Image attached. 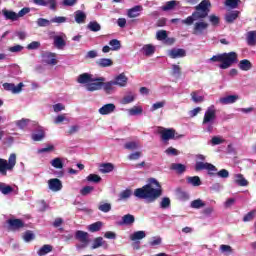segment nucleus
Instances as JSON below:
<instances>
[{"mask_svg":"<svg viewBox=\"0 0 256 256\" xmlns=\"http://www.w3.org/2000/svg\"><path fill=\"white\" fill-rule=\"evenodd\" d=\"M171 169L177 171V173H185L186 167L183 164H172Z\"/></svg>","mask_w":256,"mask_h":256,"instance_id":"61","label":"nucleus"},{"mask_svg":"<svg viewBox=\"0 0 256 256\" xmlns=\"http://www.w3.org/2000/svg\"><path fill=\"white\" fill-rule=\"evenodd\" d=\"M141 11H143L142 6H134L127 11V16L129 19H135V17H139L141 15Z\"/></svg>","mask_w":256,"mask_h":256,"instance_id":"23","label":"nucleus"},{"mask_svg":"<svg viewBox=\"0 0 256 256\" xmlns=\"http://www.w3.org/2000/svg\"><path fill=\"white\" fill-rule=\"evenodd\" d=\"M50 165L54 167V169H63V158L56 157L52 159Z\"/></svg>","mask_w":256,"mask_h":256,"instance_id":"38","label":"nucleus"},{"mask_svg":"<svg viewBox=\"0 0 256 256\" xmlns=\"http://www.w3.org/2000/svg\"><path fill=\"white\" fill-rule=\"evenodd\" d=\"M190 96L193 103H203V101H205V96L201 94V91H194Z\"/></svg>","mask_w":256,"mask_h":256,"instance_id":"26","label":"nucleus"},{"mask_svg":"<svg viewBox=\"0 0 256 256\" xmlns=\"http://www.w3.org/2000/svg\"><path fill=\"white\" fill-rule=\"evenodd\" d=\"M117 109V106L113 103H108L103 105L98 109V113L100 115H111L112 113H115V110Z\"/></svg>","mask_w":256,"mask_h":256,"instance_id":"14","label":"nucleus"},{"mask_svg":"<svg viewBox=\"0 0 256 256\" xmlns=\"http://www.w3.org/2000/svg\"><path fill=\"white\" fill-rule=\"evenodd\" d=\"M86 181H88L89 183H99L101 182V176L97 174H89L86 177Z\"/></svg>","mask_w":256,"mask_h":256,"instance_id":"51","label":"nucleus"},{"mask_svg":"<svg viewBox=\"0 0 256 256\" xmlns=\"http://www.w3.org/2000/svg\"><path fill=\"white\" fill-rule=\"evenodd\" d=\"M124 148L128 149L129 151H135V149H139V143L135 141L127 142L124 144Z\"/></svg>","mask_w":256,"mask_h":256,"instance_id":"54","label":"nucleus"},{"mask_svg":"<svg viewBox=\"0 0 256 256\" xmlns=\"http://www.w3.org/2000/svg\"><path fill=\"white\" fill-rule=\"evenodd\" d=\"M51 23H56L57 25H61L63 23H67V17L65 16H55L50 19Z\"/></svg>","mask_w":256,"mask_h":256,"instance_id":"49","label":"nucleus"},{"mask_svg":"<svg viewBox=\"0 0 256 256\" xmlns=\"http://www.w3.org/2000/svg\"><path fill=\"white\" fill-rule=\"evenodd\" d=\"M102 89L105 93H113V91H115V82H113V80L109 82H102Z\"/></svg>","mask_w":256,"mask_h":256,"instance_id":"28","label":"nucleus"},{"mask_svg":"<svg viewBox=\"0 0 256 256\" xmlns=\"http://www.w3.org/2000/svg\"><path fill=\"white\" fill-rule=\"evenodd\" d=\"M0 192L2 193V195H11V193H14V195H17L18 193L15 187L8 185L4 182H0Z\"/></svg>","mask_w":256,"mask_h":256,"instance_id":"17","label":"nucleus"},{"mask_svg":"<svg viewBox=\"0 0 256 256\" xmlns=\"http://www.w3.org/2000/svg\"><path fill=\"white\" fill-rule=\"evenodd\" d=\"M101 227H103V222L98 221L93 224H90L88 226V231H90V233H97V231H101Z\"/></svg>","mask_w":256,"mask_h":256,"instance_id":"40","label":"nucleus"},{"mask_svg":"<svg viewBox=\"0 0 256 256\" xmlns=\"http://www.w3.org/2000/svg\"><path fill=\"white\" fill-rule=\"evenodd\" d=\"M76 239H78V241H81V243H83L82 246H78V249H81V247H87V245H89V233L87 232L78 230L76 232Z\"/></svg>","mask_w":256,"mask_h":256,"instance_id":"15","label":"nucleus"},{"mask_svg":"<svg viewBox=\"0 0 256 256\" xmlns=\"http://www.w3.org/2000/svg\"><path fill=\"white\" fill-rule=\"evenodd\" d=\"M196 171H208L209 175H213L212 171L217 172V167L208 162L196 161L195 163Z\"/></svg>","mask_w":256,"mask_h":256,"instance_id":"8","label":"nucleus"},{"mask_svg":"<svg viewBox=\"0 0 256 256\" xmlns=\"http://www.w3.org/2000/svg\"><path fill=\"white\" fill-rule=\"evenodd\" d=\"M237 57L238 55L235 52L223 53L213 56L210 61L221 63L219 65L220 69H229L233 63H237Z\"/></svg>","mask_w":256,"mask_h":256,"instance_id":"4","label":"nucleus"},{"mask_svg":"<svg viewBox=\"0 0 256 256\" xmlns=\"http://www.w3.org/2000/svg\"><path fill=\"white\" fill-rule=\"evenodd\" d=\"M247 43L248 45H255L256 43V32L255 31H250L247 33Z\"/></svg>","mask_w":256,"mask_h":256,"instance_id":"47","label":"nucleus"},{"mask_svg":"<svg viewBox=\"0 0 256 256\" xmlns=\"http://www.w3.org/2000/svg\"><path fill=\"white\" fill-rule=\"evenodd\" d=\"M209 7H211V2L209 0H203L198 6H196V11L188 16L186 19L181 20L184 25H191L195 21H203L205 17L209 15Z\"/></svg>","mask_w":256,"mask_h":256,"instance_id":"2","label":"nucleus"},{"mask_svg":"<svg viewBox=\"0 0 256 256\" xmlns=\"http://www.w3.org/2000/svg\"><path fill=\"white\" fill-rule=\"evenodd\" d=\"M158 132L161 135V139L164 141V143H167V141H170V139H175V130L173 129L160 128Z\"/></svg>","mask_w":256,"mask_h":256,"instance_id":"11","label":"nucleus"},{"mask_svg":"<svg viewBox=\"0 0 256 256\" xmlns=\"http://www.w3.org/2000/svg\"><path fill=\"white\" fill-rule=\"evenodd\" d=\"M8 224L12 229H21L23 227V221L21 219H10L8 220Z\"/></svg>","mask_w":256,"mask_h":256,"instance_id":"39","label":"nucleus"},{"mask_svg":"<svg viewBox=\"0 0 256 256\" xmlns=\"http://www.w3.org/2000/svg\"><path fill=\"white\" fill-rule=\"evenodd\" d=\"M23 87H25V84H23V82H20L18 85H15L13 83L3 84V89H5V91H10L14 95H17V93H21V91H23Z\"/></svg>","mask_w":256,"mask_h":256,"instance_id":"9","label":"nucleus"},{"mask_svg":"<svg viewBox=\"0 0 256 256\" xmlns=\"http://www.w3.org/2000/svg\"><path fill=\"white\" fill-rule=\"evenodd\" d=\"M235 183H237V185H239L240 187H247V185H249V182H247L242 174L235 175Z\"/></svg>","mask_w":256,"mask_h":256,"instance_id":"37","label":"nucleus"},{"mask_svg":"<svg viewBox=\"0 0 256 256\" xmlns=\"http://www.w3.org/2000/svg\"><path fill=\"white\" fill-rule=\"evenodd\" d=\"M46 7L55 11L57 9V0H46Z\"/></svg>","mask_w":256,"mask_h":256,"instance_id":"64","label":"nucleus"},{"mask_svg":"<svg viewBox=\"0 0 256 256\" xmlns=\"http://www.w3.org/2000/svg\"><path fill=\"white\" fill-rule=\"evenodd\" d=\"M238 67L241 71H249L253 67V64H251V61L244 59L239 62Z\"/></svg>","mask_w":256,"mask_h":256,"instance_id":"32","label":"nucleus"},{"mask_svg":"<svg viewBox=\"0 0 256 256\" xmlns=\"http://www.w3.org/2000/svg\"><path fill=\"white\" fill-rule=\"evenodd\" d=\"M23 239H24L25 243H29V242L33 241V239H35V234H33V232H31V231H27L24 233Z\"/></svg>","mask_w":256,"mask_h":256,"instance_id":"63","label":"nucleus"},{"mask_svg":"<svg viewBox=\"0 0 256 256\" xmlns=\"http://www.w3.org/2000/svg\"><path fill=\"white\" fill-rule=\"evenodd\" d=\"M113 82L114 85H117L118 87H125L127 83H129V78L125 73H121L114 78Z\"/></svg>","mask_w":256,"mask_h":256,"instance_id":"20","label":"nucleus"},{"mask_svg":"<svg viewBox=\"0 0 256 256\" xmlns=\"http://www.w3.org/2000/svg\"><path fill=\"white\" fill-rule=\"evenodd\" d=\"M217 121V108L215 105H210L204 112L202 127L206 133H213V127Z\"/></svg>","mask_w":256,"mask_h":256,"instance_id":"3","label":"nucleus"},{"mask_svg":"<svg viewBox=\"0 0 256 256\" xmlns=\"http://www.w3.org/2000/svg\"><path fill=\"white\" fill-rule=\"evenodd\" d=\"M163 195V188L155 178L150 179L149 183L142 188L134 191V197L145 199L147 203H155Z\"/></svg>","mask_w":256,"mask_h":256,"instance_id":"1","label":"nucleus"},{"mask_svg":"<svg viewBox=\"0 0 256 256\" xmlns=\"http://www.w3.org/2000/svg\"><path fill=\"white\" fill-rule=\"evenodd\" d=\"M96 64L98 67H111L113 66V60L110 58H101L96 62Z\"/></svg>","mask_w":256,"mask_h":256,"instance_id":"35","label":"nucleus"},{"mask_svg":"<svg viewBox=\"0 0 256 256\" xmlns=\"http://www.w3.org/2000/svg\"><path fill=\"white\" fill-rule=\"evenodd\" d=\"M206 203L205 201H203L201 198H198L196 200H193L191 203H190V207L192 209H203V207H205Z\"/></svg>","mask_w":256,"mask_h":256,"instance_id":"34","label":"nucleus"},{"mask_svg":"<svg viewBox=\"0 0 256 256\" xmlns=\"http://www.w3.org/2000/svg\"><path fill=\"white\" fill-rule=\"evenodd\" d=\"M99 211H102V213H109L111 211V204L109 203H101L98 206Z\"/></svg>","mask_w":256,"mask_h":256,"instance_id":"60","label":"nucleus"},{"mask_svg":"<svg viewBox=\"0 0 256 256\" xmlns=\"http://www.w3.org/2000/svg\"><path fill=\"white\" fill-rule=\"evenodd\" d=\"M129 117H136L137 115H143V107L134 106L127 110Z\"/></svg>","mask_w":256,"mask_h":256,"instance_id":"27","label":"nucleus"},{"mask_svg":"<svg viewBox=\"0 0 256 256\" xmlns=\"http://www.w3.org/2000/svg\"><path fill=\"white\" fill-rule=\"evenodd\" d=\"M29 119L27 118H22L21 120H17L15 122V125L18 126L19 129H25V127H27V125H29Z\"/></svg>","mask_w":256,"mask_h":256,"instance_id":"53","label":"nucleus"},{"mask_svg":"<svg viewBox=\"0 0 256 256\" xmlns=\"http://www.w3.org/2000/svg\"><path fill=\"white\" fill-rule=\"evenodd\" d=\"M156 39L158 41H165V43H167L168 45H173V43H175V39L167 38V31L165 30H159L156 33Z\"/></svg>","mask_w":256,"mask_h":256,"instance_id":"19","label":"nucleus"},{"mask_svg":"<svg viewBox=\"0 0 256 256\" xmlns=\"http://www.w3.org/2000/svg\"><path fill=\"white\" fill-rule=\"evenodd\" d=\"M168 55L171 57V59H179L181 57H185L187 52L182 48H173L168 51Z\"/></svg>","mask_w":256,"mask_h":256,"instance_id":"18","label":"nucleus"},{"mask_svg":"<svg viewBox=\"0 0 256 256\" xmlns=\"http://www.w3.org/2000/svg\"><path fill=\"white\" fill-rule=\"evenodd\" d=\"M187 183L193 187H199V185H201V178H199V176L188 177Z\"/></svg>","mask_w":256,"mask_h":256,"instance_id":"45","label":"nucleus"},{"mask_svg":"<svg viewBox=\"0 0 256 256\" xmlns=\"http://www.w3.org/2000/svg\"><path fill=\"white\" fill-rule=\"evenodd\" d=\"M39 47H41V42L33 41L27 45L26 49H28V51H35V50L39 49Z\"/></svg>","mask_w":256,"mask_h":256,"instance_id":"57","label":"nucleus"},{"mask_svg":"<svg viewBox=\"0 0 256 256\" xmlns=\"http://www.w3.org/2000/svg\"><path fill=\"white\" fill-rule=\"evenodd\" d=\"M45 138V132L43 130H38L37 132L32 134L33 141H43Z\"/></svg>","mask_w":256,"mask_h":256,"instance_id":"48","label":"nucleus"},{"mask_svg":"<svg viewBox=\"0 0 256 256\" xmlns=\"http://www.w3.org/2000/svg\"><path fill=\"white\" fill-rule=\"evenodd\" d=\"M237 101H239L238 95H229L219 99V103H221V105H231L233 103H237Z\"/></svg>","mask_w":256,"mask_h":256,"instance_id":"22","label":"nucleus"},{"mask_svg":"<svg viewBox=\"0 0 256 256\" xmlns=\"http://www.w3.org/2000/svg\"><path fill=\"white\" fill-rule=\"evenodd\" d=\"M224 142H225V140L223 139V136H214L210 140V144L213 147H215V145H222V143H224Z\"/></svg>","mask_w":256,"mask_h":256,"instance_id":"50","label":"nucleus"},{"mask_svg":"<svg viewBox=\"0 0 256 256\" xmlns=\"http://www.w3.org/2000/svg\"><path fill=\"white\" fill-rule=\"evenodd\" d=\"M87 29H89V31L97 33V31H101V24L97 21H91L89 22Z\"/></svg>","mask_w":256,"mask_h":256,"instance_id":"44","label":"nucleus"},{"mask_svg":"<svg viewBox=\"0 0 256 256\" xmlns=\"http://www.w3.org/2000/svg\"><path fill=\"white\" fill-rule=\"evenodd\" d=\"M134 101H135V94L130 92L122 98L121 103L122 105H129V103H133Z\"/></svg>","mask_w":256,"mask_h":256,"instance_id":"41","label":"nucleus"},{"mask_svg":"<svg viewBox=\"0 0 256 256\" xmlns=\"http://www.w3.org/2000/svg\"><path fill=\"white\" fill-rule=\"evenodd\" d=\"M53 39L54 47H56V49H65V45H67V43L65 42L67 36L64 33H62L61 35L54 36Z\"/></svg>","mask_w":256,"mask_h":256,"instance_id":"16","label":"nucleus"},{"mask_svg":"<svg viewBox=\"0 0 256 256\" xmlns=\"http://www.w3.org/2000/svg\"><path fill=\"white\" fill-rule=\"evenodd\" d=\"M2 15L7 19L8 21H17L19 19L17 13L11 10L3 9Z\"/></svg>","mask_w":256,"mask_h":256,"instance_id":"25","label":"nucleus"},{"mask_svg":"<svg viewBox=\"0 0 256 256\" xmlns=\"http://www.w3.org/2000/svg\"><path fill=\"white\" fill-rule=\"evenodd\" d=\"M135 223V216L126 214L122 217V225H133Z\"/></svg>","mask_w":256,"mask_h":256,"instance_id":"42","label":"nucleus"},{"mask_svg":"<svg viewBox=\"0 0 256 256\" xmlns=\"http://www.w3.org/2000/svg\"><path fill=\"white\" fill-rule=\"evenodd\" d=\"M90 81H95V76L90 73H83L77 77V83H79L80 85H85V88Z\"/></svg>","mask_w":256,"mask_h":256,"instance_id":"13","label":"nucleus"},{"mask_svg":"<svg viewBox=\"0 0 256 256\" xmlns=\"http://www.w3.org/2000/svg\"><path fill=\"white\" fill-rule=\"evenodd\" d=\"M38 27H49L51 25V20L45 19V18H39L37 20Z\"/></svg>","mask_w":256,"mask_h":256,"instance_id":"62","label":"nucleus"},{"mask_svg":"<svg viewBox=\"0 0 256 256\" xmlns=\"http://www.w3.org/2000/svg\"><path fill=\"white\" fill-rule=\"evenodd\" d=\"M111 51H119L121 49V41L118 39H112L109 41Z\"/></svg>","mask_w":256,"mask_h":256,"instance_id":"46","label":"nucleus"},{"mask_svg":"<svg viewBox=\"0 0 256 256\" xmlns=\"http://www.w3.org/2000/svg\"><path fill=\"white\" fill-rule=\"evenodd\" d=\"M115 169V165L112 163H103L99 166L100 173H111Z\"/></svg>","mask_w":256,"mask_h":256,"instance_id":"29","label":"nucleus"},{"mask_svg":"<svg viewBox=\"0 0 256 256\" xmlns=\"http://www.w3.org/2000/svg\"><path fill=\"white\" fill-rule=\"evenodd\" d=\"M65 121L69 122V118H67V114H60L54 118L55 125H59L60 123H63Z\"/></svg>","mask_w":256,"mask_h":256,"instance_id":"52","label":"nucleus"},{"mask_svg":"<svg viewBox=\"0 0 256 256\" xmlns=\"http://www.w3.org/2000/svg\"><path fill=\"white\" fill-rule=\"evenodd\" d=\"M15 165H17V155L15 153L10 154L8 161L0 158V174L5 177L7 171H13Z\"/></svg>","mask_w":256,"mask_h":256,"instance_id":"5","label":"nucleus"},{"mask_svg":"<svg viewBox=\"0 0 256 256\" xmlns=\"http://www.w3.org/2000/svg\"><path fill=\"white\" fill-rule=\"evenodd\" d=\"M51 251H53V246L49 245V244H45L43 245L38 251H37V255L39 256H45L49 253H51Z\"/></svg>","mask_w":256,"mask_h":256,"instance_id":"33","label":"nucleus"},{"mask_svg":"<svg viewBox=\"0 0 256 256\" xmlns=\"http://www.w3.org/2000/svg\"><path fill=\"white\" fill-rule=\"evenodd\" d=\"M42 61L46 65H57V54L52 52H45L42 54Z\"/></svg>","mask_w":256,"mask_h":256,"instance_id":"12","label":"nucleus"},{"mask_svg":"<svg viewBox=\"0 0 256 256\" xmlns=\"http://www.w3.org/2000/svg\"><path fill=\"white\" fill-rule=\"evenodd\" d=\"M103 83H105V78L103 77H95L94 81H90L86 86V91H101L103 89Z\"/></svg>","mask_w":256,"mask_h":256,"instance_id":"6","label":"nucleus"},{"mask_svg":"<svg viewBox=\"0 0 256 256\" xmlns=\"http://www.w3.org/2000/svg\"><path fill=\"white\" fill-rule=\"evenodd\" d=\"M147 237V233L143 230L135 231L134 233L130 234L129 239L130 241H141V239H145Z\"/></svg>","mask_w":256,"mask_h":256,"instance_id":"24","label":"nucleus"},{"mask_svg":"<svg viewBox=\"0 0 256 256\" xmlns=\"http://www.w3.org/2000/svg\"><path fill=\"white\" fill-rule=\"evenodd\" d=\"M132 195L133 191H131V189L123 190L118 196V201H127V199H129V197H131Z\"/></svg>","mask_w":256,"mask_h":256,"instance_id":"36","label":"nucleus"},{"mask_svg":"<svg viewBox=\"0 0 256 256\" xmlns=\"http://www.w3.org/2000/svg\"><path fill=\"white\" fill-rule=\"evenodd\" d=\"M99 247L109 249V244L103 239V237H97L92 242L91 249H99Z\"/></svg>","mask_w":256,"mask_h":256,"instance_id":"21","label":"nucleus"},{"mask_svg":"<svg viewBox=\"0 0 256 256\" xmlns=\"http://www.w3.org/2000/svg\"><path fill=\"white\" fill-rule=\"evenodd\" d=\"M177 6V1L172 0L166 2V5L162 7V11H171V9L175 8Z\"/></svg>","mask_w":256,"mask_h":256,"instance_id":"55","label":"nucleus"},{"mask_svg":"<svg viewBox=\"0 0 256 256\" xmlns=\"http://www.w3.org/2000/svg\"><path fill=\"white\" fill-rule=\"evenodd\" d=\"M237 17H239V11L235 10V11L229 12L225 16L226 23H233V21H235Z\"/></svg>","mask_w":256,"mask_h":256,"instance_id":"43","label":"nucleus"},{"mask_svg":"<svg viewBox=\"0 0 256 256\" xmlns=\"http://www.w3.org/2000/svg\"><path fill=\"white\" fill-rule=\"evenodd\" d=\"M143 55H146V57H151L153 53H155V46L151 44H146L141 49Z\"/></svg>","mask_w":256,"mask_h":256,"instance_id":"31","label":"nucleus"},{"mask_svg":"<svg viewBox=\"0 0 256 256\" xmlns=\"http://www.w3.org/2000/svg\"><path fill=\"white\" fill-rule=\"evenodd\" d=\"M74 15L76 23L79 25H81V23H85V19H87V14H85V12L77 10Z\"/></svg>","mask_w":256,"mask_h":256,"instance_id":"30","label":"nucleus"},{"mask_svg":"<svg viewBox=\"0 0 256 256\" xmlns=\"http://www.w3.org/2000/svg\"><path fill=\"white\" fill-rule=\"evenodd\" d=\"M48 189L53 193H57L63 189V182L59 178H52L48 180Z\"/></svg>","mask_w":256,"mask_h":256,"instance_id":"10","label":"nucleus"},{"mask_svg":"<svg viewBox=\"0 0 256 256\" xmlns=\"http://www.w3.org/2000/svg\"><path fill=\"white\" fill-rule=\"evenodd\" d=\"M167 105V102L165 100H162L160 102H156L152 105L151 111H157V109H163Z\"/></svg>","mask_w":256,"mask_h":256,"instance_id":"59","label":"nucleus"},{"mask_svg":"<svg viewBox=\"0 0 256 256\" xmlns=\"http://www.w3.org/2000/svg\"><path fill=\"white\" fill-rule=\"evenodd\" d=\"M209 29V23L198 20L193 25V35H205V31Z\"/></svg>","mask_w":256,"mask_h":256,"instance_id":"7","label":"nucleus"},{"mask_svg":"<svg viewBox=\"0 0 256 256\" xmlns=\"http://www.w3.org/2000/svg\"><path fill=\"white\" fill-rule=\"evenodd\" d=\"M161 209H169L171 207V199L164 197L160 202Z\"/></svg>","mask_w":256,"mask_h":256,"instance_id":"58","label":"nucleus"},{"mask_svg":"<svg viewBox=\"0 0 256 256\" xmlns=\"http://www.w3.org/2000/svg\"><path fill=\"white\" fill-rule=\"evenodd\" d=\"M239 2L240 0H226L225 5L230 9H237V7H239Z\"/></svg>","mask_w":256,"mask_h":256,"instance_id":"56","label":"nucleus"}]
</instances>
